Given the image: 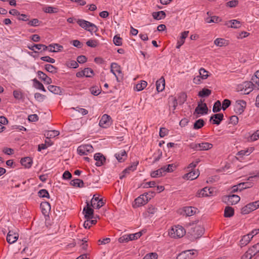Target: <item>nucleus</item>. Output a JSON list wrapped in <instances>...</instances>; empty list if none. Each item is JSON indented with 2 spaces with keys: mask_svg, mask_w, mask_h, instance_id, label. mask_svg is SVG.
Returning <instances> with one entry per match:
<instances>
[{
  "mask_svg": "<svg viewBox=\"0 0 259 259\" xmlns=\"http://www.w3.org/2000/svg\"><path fill=\"white\" fill-rule=\"evenodd\" d=\"M255 83L251 80L250 81H244L241 84L238 85L237 90L241 94L248 95L253 90L256 89L255 88Z\"/></svg>",
  "mask_w": 259,
  "mask_h": 259,
  "instance_id": "f257e3e1",
  "label": "nucleus"
},
{
  "mask_svg": "<svg viewBox=\"0 0 259 259\" xmlns=\"http://www.w3.org/2000/svg\"><path fill=\"white\" fill-rule=\"evenodd\" d=\"M76 22L79 26L84 29L85 30L90 32L91 33L96 32L98 30L96 25L84 19H77Z\"/></svg>",
  "mask_w": 259,
  "mask_h": 259,
  "instance_id": "f03ea898",
  "label": "nucleus"
},
{
  "mask_svg": "<svg viewBox=\"0 0 259 259\" xmlns=\"http://www.w3.org/2000/svg\"><path fill=\"white\" fill-rule=\"evenodd\" d=\"M186 233L185 229L181 226L177 225L172 227L168 232L169 236L172 238H181Z\"/></svg>",
  "mask_w": 259,
  "mask_h": 259,
  "instance_id": "7ed1b4c3",
  "label": "nucleus"
},
{
  "mask_svg": "<svg viewBox=\"0 0 259 259\" xmlns=\"http://www.w3.org/2000/svg\"><path fill=\"white\" fill-rule=\"evenodd\" d=\"M212 144L207 142L191 144L190 148L195 151L208 150L212 147Z\"/></svg>",
  "mask_w": 259,
  "mask_h": 259,
  "instance_id": "20e7f679",
  "label": "nucleus"
},
{
  "mask_svg": "<svg viewBox=\"0 0 259 259\" xmlns=\"http://www.w3.org/2000/svg\"><path fill=\"white\" fill-rule=\"evenodd\" d=\"M234 106V111L237 114H241L244 112L246 107V102L243 100H238L236 101Z\"/></svg>",
  "mask_w": 259,
  "mask_h": 259,
  "instance_id": "39448f33",
  "label": "nucleus"
},
{
  "mask_svg": "<svg viewBox=\"0 0 259 259\" xmlns=\"http://www.w3.org/2000/svg\"><path fill=\"white\" fill-rule=\"evenodd\" d=\"M240 200L239 196L235 194L225 196L223 198V201L229 205H234L237 203Z\"/></svg>",
  "mask_w": 259,
  "mask_h": 259,
  "instance_id": "423d86ee",
  "label": "nucleus"
},
{
  "mask_svg": "<svg viewBox=\"0 0 259 259\" xmlns=\"http://www.w3.org/2000/svg\"><path fill=\"white\" fill-rule=\"evenodd\" d=\"M77 150L80 155H85L93 152V147L91 145H83L79 146Z\"/></svg>",
  "mask_w": 259,
  "mask_h": 259,
  "instance_id": "0eeeda50",
  "label": "nucleus"
},
{
  "mask_svg": "<svg viewBox=\"0 0 259 259\" xmlns=\"http://www.w3.org/2000/svg\"><path fill=\"white\" fill-rule=\"evenodd\" d=\"M196 254L193 250H188L182 252L177 257V259H193Z\"/></svg>",
  "mask_w": 259,
  "mask_h": 259,
  "instance_id": "6e6552de",
  "label": "nucleus"
},
{
  "mask_svg": "<svg viewBox=\"0 0 259 259\" xmlns=\"http://www.w3.org/2000/svg\"><path fill=\"white\" fill-rule=\"evenodd\" d=\"M102 198L100 199L96 195H94L91 201V205L95 209H99L104 205Z\"/></svg>",
  "mask_w": 259,
  "mask_h": 259,
  "instance_id": "1a4fd4ad",
  "label": "nucleus"
},
{
  "mask_svg": "<svg viewBox=\"0 0 259 259\" xmlns=\"http://www.w3.org/2000/svg\"><path fill=\"white\" fill-rule=\"evenodd\" d=\"M112 123L111 117L107 114H104L99 121V125L103 128L108 127Z\"/></svg>",
  "mask_w": 259,
  "mask_h": 259,
  "instance_id": "9d476101",
  "label": "nucleus"
},
{
  "mask_svg": "<svg viewBox=\"0 0 259 259\" xmlns=\"http://www.w3.org/2000/svg\"><path fill=\"white\" fill-rule=\"evenodd\" d=\"M111 72L115 75L117 81L118 77H122V74L120 66L116 63H112L110 65Z\"/></svg>",
  "mask_w": 259,
  "mask_h": 259,
  "instance_id": "9b49d317",
  "label": "nucleus"
},
{
  "mask_svg": "<svg viewBox=\"0 0 259 259\" xmlns=\"http://www.w3.org/2000/svg\"><path fill=\"white\" fill-rule=\"evenodd\" d=\"M86 207L83 208V213L84 214V218L86 219H93L94 216V209L91 208V204L87 202Z\"/></svg>",
  "mask_w": 259,
  "mask_h": 259,
  "instance_id": "f8f14e48",
  "label": "nucleus"
},
{
  "mask_svg": "<svg viewBox=\"0 0 259 259\" xmlns=\"http://www.w3.org/2000/svg\"><path fill=\"white\" fill-rule=\"evenodd\" d=\"M208 111V108L206 103H198V106L195 109L194 114H206Z\"/></svg>",
  "mask_w": 259,
  "mask_h": 259,
  "instance_id": "ddd939ff",
  "label": "nucleus"
},
{
  "mask_svg": "<svg viewBox=\"0 0 259 259\" xmlns=\"http://www.w3.org/2000/svg\"><path fill=\"white\" fill-rule=\"evenodd\" d=\"M150 199V197L147 196V195L143 194L135 200V204L137 206H140L147 203Z\"/></svg>",
  "mask_w": 259,
  "mask_h": 259,
  "instance_id": "4468645a",
  "label": "nucleus"
},
{
  "mask_svg": "<svg viewBox=\"0 0 259 259\" xmlns=\"http://www.w3.org/2000/svg\"><path fill=\"white\" fill-rule=\"evenodd\" d=\"M94 158L96 161L95 165L98 167L104 165L106 161V158L100 153H96L94 155Z\"/></svg>",
  "mask_w": 259,
  "mask_h": 259,
  "instance_id": "2eb2a0df",
  "label": "nucleus"
},
{
  "mask_svg": "<svg viewBox=\"0 0 259 259\" xmlns=\"http://www.w3.org/2000/svg\"><path fill=\"white\" fill-rule=\"evenodd\" d=\"M19 237V234L13 231H9L7 236V241L9 244L16 242Z\"/></svg>",
  "mask_w": 259,
  "mask_h": 259,
  "instance_id": "dca6fc26",
  "label": "nucleus"
},
{
  "mask_svg": "<svg viewBox=\"0 0 259 259\" xmlns=\"http://www.w3.org/2000/svg\"><path fill=\"white\" fill-rule=\"evenodd\" d=\"M254 202H251L244 206L241 209V213L244 214H248L256 209Z\"/></svg>",
  "mask_w": 259,
  "mask_h": 259,
  "instance_id": "f3484780",
  "label": "nucleus"
},
{
  "mask_svg": "<svg viewBox=\"0 0 259 259\" xmlns=\"http://www.w3.org/2000/svg\"><path fill=\"white\" fill-rule=\"evenodd\" d=\"M224 119V115L223 113H218L213 114L210 117V121H212L213 124L219 125L221 122Z\"/></svg>",
  "mask_w": 259,
  "mask_h": 259,
  "instance_id": "a211bd4d",
  "label": "nucleus"
},
{
  "mask_svg": "<svg viewBox=\"0 0 259 259\" xmlns=\"http://www.w3.org/2000/svg\"><path fill=\"white\" fill-rule=\"evenodd\" d=\"M199 176L198 170H192L184 175V178L187 180H193L196 179Z\"/></svg>",
  "mask_w": 259,
  "mask_h": 259,
  "instance_id": "6ab92c4d",
  "label": "nucleus"
},
{
  "mask_svg": "<svg viewBox=\"0 0 259 259\" xmlns=\"http://www.w3.org/2000/svg\"><path fill=\"white\" fill-rule=\"evenodd\" d=\"M20 162L21 164L27 168L31 167L33 163L32 159L29 157L22 158Z\"/></svg>",
  "mask_w": 259,
  "mask_h": 259,
  "instance_id": "aec40b11",
  "label": "nucleus"
},
{
  "mask_svg": "<svg viewBox=\"0 0 259 259\" xmlns=\"http://www.w3.org/2000/svg\"><path fill=\"white\" fill-rule=\"evenodd\" d=\"M115 157L119 162L124 161L127 157V154L124 150H122L115 154Z\"/></svg>",
  "mask_w": 259,
  "mask_h": 259,
  "instance_id": "412c9836",
  "label": "nucleus"
},
{
  "mask_svg": "<svg viewBox=\"0 0 259 259\" xmlns=\"http://www.w3.org/2000/svg\"><path fill=\"white\" fill-rule=\"evenodd\" d=\"M156 90L158 92H162L165 87V80L163 77H161L156 82Z\"/></svg>",
  "mask_w": 259,
  "mask_h": 259,
  "instance_id": "4be33fe9",
  "label": "nucleus"
},
{
  "mask_svg": "<svg viewBox=\"0 0 259 259\" xmlns=\"http://www.w3.org/2000/svg\"><path fill=\"white\" fill-rule=\"evenodd\" d=\"M212 192L210 191V189L207 187L203 188L200 191L197 193L196 196L198 197H206L210 195Z\"/></svg>",
  "mask_w": 259,
  "mask_h": 259,
  "instance_id": "5701e85b",
  "label": "nucleus"
},
{
  "mask_svg": "<svg viewBox=\"0 0 259 259\" xmlns=\"http://www.w3.org/2000/svg\"><path fill=\"white\" fill-rule=\"evenodd\" d=\"M48 89L50 92L54 94L60 95L62 94V90L61 88L59 87L53 85H50L48 87Z\"/></svg>",
  "mask_w": 259,
  "mask_h": 259,
  "instance_id": "b1692460",
  "label": "nucleus"
},
{
  "mask_svg": "<svg viewBox=\"0 0 259 259\" xmlns=\"http://www.w3.org/2000/svg\"><path fill=\"white\" fill-rule=\"evenodd\" d=\"M138 164L139 161H138L133 162L130 166H128L122 171V173L129 174L131 171H134L136 169Z\"/></svg>",
  "mask_w": 259,
  "mask_h": 259,
  "instance_id": "393cba45",
  "label": "nucleus"
},
{
  "mask_svg": "<svg viewBox=\"0 0 259 259\" xmlns=\"http://www.w3.org/2000/svg\"><path fill=\"white\" fill-rule=\"evenodd\" d=\"M204 229L200 226H197L193 229V235L196 236V237L201 236L204 233Z\"/></svg>",
  "mask_w": 259,
  "mask_h": 259,
  "instance_id": "a878e982",
  "label": "nucleus"
},
{
  "mask_svg": "<svg viewBox=\"0 0 259 259\" xmlns=\"http://www.w3.org/2000/svg\"><path fill=\"white\" fill-rule=\"evenodd\" d=\"M63 46L58 44H53L49 46V51L50 52H57L63 49Z\"/></svg>",
  "mask_w": 259,
  "mask_h": 259,
  "instance_id": "bb28decb",
  "label": "nucleus"
},
{
  "mask_svg": "<svg viewBox=\"0 0 259 259\" xmlns=\"http://www.w3.org/2000/svg\"><path fill=\"white\" fill-rule=\"evenodd\" d=\"M253 181H248V182L239 184L238 186L239 191H241L242 190L252 187L253 184Z\"/></svg>",
  "mask_w": 259,
  "mask_h": 259,
  "instance_id": "cd10ccee",
  "label": "nucleus"
},
{
  "mask_svg": "<svg viewBox=\"0 0 259 259\" xmlns=\"http://www.w3.org/2000/svg\"><path fill=\"white\" fill-rule=\"evenodd\" d=\"M152 16L155 19L159 20L164 19L166 16V14L164 11H160L153 12L152 13Z\"/></svg>",
  "mask_w": 259,
  "mask_h": 259,
  "instance_id": "c85d7f7f",
  "label": "nucleus"
},
{
  "mask_svg": "<svg viewBox=\"0 0 259 259\" xmlns=\"http://www.w3.org/2000/svg\"><path fill=\"white\" fill-rule=\"evenodd\" d=\"M234 214V210L231 206H226L224 210V217L226 218H230Z\"/></svg>",
  "mask_w": 259,
  "mask_h": 259,
  "instance_id": "c756f323",
  "label": "nucleus"
},
{
  "mask_svg": "<svg viewBox=\"0 0 259 259\" xmlns=\"http://www.w3.org/2000/svg\"><path fill=\"white\" fill-rule=\"evenodd\" d=\"M40 207L44 214L48 213L51 209V205L48 202H42L40 203Z\"/></svg>",
  "mask_w": 259,
  "mask_h": 259,
  "instance_id": "7c9ffc66",
  "label": "nucleus"
},
{
  "mask_svg": "<svg viewBox=\"0 0 259 259\" xmlns=\"http://www.w3.org/2000/svg\"><path fill=\"white\" fill-rule=\"evenodd\" d=\"M70 185L74 187L82 188L83 187L84 183L82 180L79 179H75L70 182Z\"/></svg>",
  "mask_w": 259,
  "mask_h": 259,
  "instance_id": "2f4dec72",
  "label": "nucleus"
},
{
  "mask_svg": "<svg viewBox=\"0 0 259 259\" xmlns=\"http://www.w3.org/2000/svg\"><path fill=\"white\" fill-rule=\"evenodd\" d=\"M163 172H164V170L162 167H161L156 170L152 171L150 175L152 178H158L162 176Z\"/></svg>",
  "mask_w": 259,
  "mask_h": 259,
  "instance_id": "473e14b6",
  "label": "nucleus"
},
{
  "mask_svg": "<svg viewBox=\"0 0 259 259\" xmlns=\"http://www.w3.org/2000/svg\"><path fill=\"white\" fill-rule=\"evenodd\" d=\"M251 237L248 236V234L244 235L240 241V245L241 247L246 245L251 240Z\"/></svg>",
  "mask_w": 259,
  "mask_h": 259,
  "instance_id": "72a5a7b5",
  "label": "nucleus"
},
{
  "mask_svg": "<svg viewBox=\"0 0 259 259\" xmlns=\"http://www.w3.org/2000/svg\"><path fill=\"white\" fill-rule=\"evenodd\" d=\"M251 80L255 83L254 85L256 90H259V70L255 72L251 78Z\"/></svg>",
  "mask_w": 259,
  "mask_h": 259,
  "instance_id": "f704fd0d",
  "label": "nucleus"
},
{
  "mask_svg": "<svg viewBox=\"0 0 259 259\" xmlns=\"http://www.w3.org/2000/svg\"><path fill=\"white\" fill-rule=\"evenodd\" d=\"M147 85V82L145 80H142L140 83H138L134 88L135 90L137 91H141L144 90Z\"/></svg>",
  "mask_w": 259,
  "mask_h": 259,
  "instance_id": "c9c22d12",
  "label": "nucleus"
},
{
  "mask_svg": "<svg viewBox=\"0 0 259 259\" xmlns=\"http://www.w3.org/2000/svg\"><path fill=\"white\" fill-rule=\"evenodd\" d=\"M32 81L33 82V85L34 88H35L37 89L41 90L44 92H46V90L44 88L43 84L39 81L37 80L36 78L33 79Z\"/></svg>",
  "mask_w": 259,
  "mask_h": 259,
  "instance_id": "e433bc0d",
  "label": "nucleus"
},
{
  "mask_svg": "<svg viewBox=\"0 0 259 259\" xmlns=\"http://www.w3.org/2000/svg\"><path fill=\"white\" fill-rule=\"evenodd\" d=\"M205 21L207 23H218L221 21V19L218 16H213L206 18Z\"/></svg>",
  "mask_w": 259,
  "mask_h": 259,
  "instance_id": "4c0bfd02",
  "label": "nucleus"
},
{
  "mask_svg": "<svg viewBox=\"0 0 259 259\" xmlns=\"http://www.w3.org/2000/svg\"><path fill=\"white\" fill-rule=\"evenodd\" d=\"M211 93V91L208 89L204 88L198 93V96L201 97H208Z\"/></svg>",
  "mask_w": 259,
  "mask_h": 259,
  "instance_id": "58836bf2",
  "label": "nucleus"
},
{
  "mask_svg": "<svg viewBox=\"0 0 259 259\" xmlns=\"http://www.w3.org/2000/svg\"><path fill=\"white\" fill-rule=\"evenodd\" d=\"M187 95L185 93H181L178 95V101L180 105L183 104L187 100Z\"/></svg>",
  "mask_w": 259,
  "mask_h": 259,
  "instance_id": "ea45409f",
  "label": "nucleus"
},
{
  "mask_svg": "<svg viewBox=\"0 0 259 259\" xmlns=\"http://www.w3.org/2000/svg\"><path fill=\"white\" fill-rule=\"evenodd\" d=\"M97 223V220L96 219H87L83 223V227L85 229H89L92 225H95Z\"/></svg>",
  "mask_w": 259,
  "mask_h": 259,
  "instance_id": "a19ab883",
  "label": "nucleus"
},
{
  "mask_svg": "<svg viewBox=\"0 0 259 259\" xmlns=\"http://www.w3.org/2000/svg\"><path fill=\"white\" fill-rule=\"evenodd\" d=\"M248 250H250L251 253H252L253 256H256L257 253L259 252V242L249 248Z\"/></svg>",
  "mask_w": 259,
  "mask_h": 259,
  "instance_id": "79ce46f5",
  "label": "nucleus"
},
{
  "mask_svg": "<svg viewBox=\"0 0 259 259\" xmlns=\"http://www.w3.org/2000/svg\"><path fill=\"white\" fill-rule=\"evenodd\" d=\"M204 125V121L202 119H199L196 120L193 125V128L198 130L203 127Z\"/></svg>",
  "mask_w": 259,
  "mask_h": 259,
  "instance_id": "37998d69",
  "label": "nucleus"
},
{
  "mask_svg": "<svg viewBox=\"0 0 259 259\" xmlns=\"http://www.w3.org/2000/svg\"><path fill=\"white\" fill-rule=\"evenodd\" d=\"M214 44L219 47L225 46L227 45L226 40L224 38H218L214 41Z\"/></svg>",
  "mask_w": 259,
  "mask_h": 259,
  "instance_id": "c03bdc74",
  "label": "nucleus"
},
{
  "mask_svg": "<svg viewBox=\"0 0 259 259\" xmlns=\"http://www.w3.org/2000/svg\"><path fill=\"white\" fill-rule=\"evenodd\" d=\"M59 135V132L56 130L49 131L45 135L47 139L55 138Z\"/></svg>",
  "mask_w": 259,
  "mask_h": 259,
  "instance_id": "a18cd8bd",
  "label": "nucleus"
},
{
  "mask_svg": "<svg viewBox=\"0 0 259 259\" xmlns=\"http://www.w3.org/2000/svg\"><path fill=\"white\" fill-rule=\"evenodd\" d=\"M45 68L47 71L52 73H56L57 70V68L56 67L49 64H46Z\"/></svg>",
  "mask_w": 259,
  "mask_h": 259,
  "instance_id": "49530a36",
  "label": "nucleus"
},
{
  "mask_svg": "<svg viewBox=\"0 0 259 259\" xmlns=\"http://www.w3.org/2000/svg\"><path fill=\"white\" fill-rule=\"evenodd\" d=\"M253 150V148L251 147L249 149H248L246 150H241V151H239L237 153V155L238 156H243L244 155H248L251 153L252 152Z\"/></svg>",
  "mask_w": 259,
  "mask_h": 259,
  "instance_id": "de8ad7c7",
  "label": "nucleus"
},
{
  "mask_svg": "<svg viewBox=\"0 0 259 259\" xmlns=\"http://www.w3.org/2000/svg\"><path fill=\"white\" fill-rule=\"evenodd\" d=\"M184 211L187 216L193 215L196 212V209L193 207H187L185 208Z\"/></svg>",
  "mask_w": 259,
  "mask_h": 259,
  "instance_id": "09e8293b",
  "label": "nucleus"
},
{
  "mask_svg": "<svg viewBox=\"0 0 259 259\" xmlns=\"http://www.w3.org/2000/svg\"><path fill=\"white\" fill-rule=\"evenodd\" d=\"M221 103L219 100H218L214 103L212 111L214 113L219 112L221 111Z\"/></svg>",
  "mask_w": 259,
  "mask_h": 259,
  "instance_id": "8fccbe9b",
  "label": "nucleus"
},
{
  "mask_svg": "<svg viewBox=\"0 0 259 259\" xmlns=\"http://www.w3.org/2000/svg\"><path fill=\"white\" fill-rule=\"evenodd\" d=\"M114 44L117 46H120L122 44V39L120 36L116 35L114 36L113 39Z\"/></svg>",
  "mask_w": 259,
  "mask_h": 259,
  "instance_id": "3c124183",
  "label": "nucleus"
},
{
  "mask_svg": "<svg viewBox=\"0 0 259 259\" xmlns=\"http://www.w3.org/2000/svg\"><path fill=\"white\" fill-rule=\"evenodd\" d=\"M88 47L91 48H96L99 44V41L96 39H89L86 42Z\"/></svg>",
  "mask_w": 259,
  "mask_h": 259,
  "instance_id": "603ef678",
  "label": "nucleus"
},
{
  "mask_svg": "<svg viewBox=\"0 0 259 259\" xmlns=\"http://www.w3.org/2000/svg\"><path fill=\"white\" fill-rule=\"evenodd\" d=\"M84 76L86 77H91L94 75L93 70L90 68H85L83 70Z\"/></svg>",
  "mask_w": 259,
  "mask_h": 259,
  "instance_id": "864d4df0",
  "label": "nucleus"
},
{
  "mask_svg": "<svg viewBox=\"0 0 259 259\" xmlns=\"http://www.w3.org/2000/svg\"><path fill=\"white\" fill-rule=\"evenodd\" d=\"M38 195L39 197L42 198L46 197L49 198L50 197L49 193L48 191L46 189H41L39 190L38 193Z\"/></svg>",
  "mask_w": 259,
  "mask_h": 259,
  "instance_id": "5fc2aeb1",
  "label": "nucleus"
},
{
  "mask_svg": "<svg viewBox=\"0 0 259 259\" xmlns=\"http://www.w3.org/2000/svg\"><path fill=\"white\" fill-rule=\"evenodd\" d=\"M142 235L141 232H139L134 234H128L130 241L134 240L139 238Z\"/></svg>",
  "mask_w": 259,
  "mask_h": 259,
  "instance_id": "6e6d98bb",
  "label": "nucleus"
},
{
  "mask_svg": "<svg viewBox=\"0 0 259 259\" xmlns=\"http://www.w3.org/2000/svg\"><path fill=\"white\" fill-rule=\"evenodd\" d=\"M199 75L202 77V79H206L208 76V71H206L204 68H201L199 69Z\"/></svg>",
  "mask_w": 259,
  "mask_h": 259,
  "instance_id": "4d7b16f0",
  "label": "nucleus"
},
{
  "mask_svg": "<svg viewBox=\"0 0 259 259\" xmlns=\"http://www.w3.org/2000/svg\"><path fill=\"white\" fill-rule=\"evenodd\" d=\"M45 12L50 14L56 13L58 12V9L53 7L49 6L44 10Z\"/></svg>",
  "mask_w": 259,
  "mask_h": 259,
  "instance_id": "13d9d810",
  "label": "nucleus"
},
{
  "mask_svg": "<svg viewBox=\"0 0 259 259\" xmlns=\"http://www.w3.org/2000/svg\"><path fill=\"white\" fill-rule=\"evenodd\" d=\"M231 101L229 99H225L222 103V109L225 111L231 105Z\"/></svg>",
  "mask_w": 259,
  "mask_h": 259,
  "instance_id": "bf43d9fd",
  "label": "nucleus"
},
{
  "mask_svg": "<svg viewBox=\"0 0 259 259\" xmlns=\"http://www.w3.org/2000/svg\"><path fill=\"white\" fill-rule=\"evenodd\" d=\"M35 99L38 102H42L46 98V96L39 93H36L34 94Z\"/></svg>",
  "mask_w": 259,
  "mask_h": 259,
  "instance_id": "052dcab7",
  "label": "nucleus"
},
{
  "mask_svg": "<svg viewBox=\"0 0 259 259\" xmlns=\"http://www.w3.org/2000/svg\"><path fill=\"white\" fill-rule=\"evenodd\" d=\"M13 96L15 99L18 100L21 99L23 98L22 93L18 90H15L13 91Z\"/></svg>",
  "mask_w": 259,
  "mask_h": 259,
  "instance_id": "680f3d73",
  "label": "nucleus"
},
{
  "mask_svg": "<svg viewBox=\"0 0 259 259\" xmlns=\"http://www.w3.org/2000/svg\"><path fill=\"white\" fill-rule=\"evenodd\" d=\"M130 241L128 234H125L121 236L118 239V241L120 243H126Z\"/></svg>",
  "mask_w": 259,
  "mask_h": 259,
  "instance_id": "e2e57ef3",
  "label": "nucleus"
},
{
  "mask_svg": "<svg viewBox=\"0 0 259 259\" xmlns=\"http://www.w3.org/2000/svg\"><path fill=\"white\" fill-rule=\"evenodd\" d=\"M230 23H231V27L232 28H238L241 26L240 22L237 20H231Z\"/></svg>",
  "mask_w": 259,
  "mask_h": 259,
  "instance_id": "0e129e2a",
  "label": "nucleus"
},
{
  "mask_svg": "<svg viewBox=\"0 0 259 259\" xmlns=\"http://www.w3.org/2000/svg\"><path fill=\"white\" fill-rule=\"evenodd\" d=\"M258 139H259V130L255 132L250 137V140L251 141H255Z\"/></svg>",
  "mask_w": 259,
  "mask_h": 259,
  "instance_id": "69168bd1",
  "label": "nucleus"
},
{
  "mask_svg": "<svg viewBox=\"0 0 259 259\" xmlns=\"http://www.w3.org/2000/svg\"><path fill=\"white\" fill-rule=\"evenodd\" d=\"M157 254L156 253H151L146 254L143 259H157Z\"/></svg>",
  "mask_w": 259,
  "mask_h": 259,
  "instance_id": "338daca9",
  "label": "nucleus"
},
{
  "mask_svg": "<svg viewBox=\"0 0 259 259\" xmlns=\"http://www.w3.org/2000/svg\"><path fill=\"white\" fill-rule=\"evenodd\" d=\"M253 255L251 253L250 250H247L241 257V259H251Z\"/></svg>",
  "mask_w": 259,
  "mask_h": 259,
  "instance_id": "774afa93",
  "label": "nucleus"
}]
</instances>
